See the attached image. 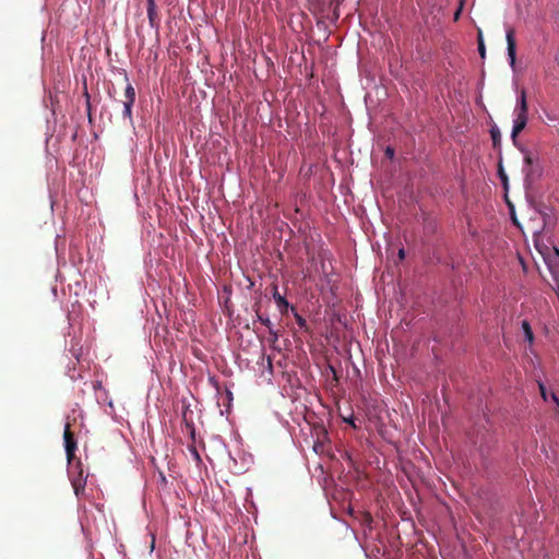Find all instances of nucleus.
Wrapping results in <instances>:
<instances>
[{
	"label": "nucleus",
	"mask_w": 559,
	"mask_h": 559,
	"mask_svg": "<svg viewBox=\"0 0 559 559\" xmlns=\"http://www.w3.org/2000/svg\"><path fill=\"white\" fill-rule=\"evenodd\" d=\"M254 307L258 320L267 328L269 333L273 335L274 341H276L278 338V334L273 330V324L270 321L269 317H264L263 314L260 313V306L258 304H255Z\"/></svg>",
	"instance_id": "6e6552de"
},
{
	"label": "nucleus",
	"mask_w": 559,
	"mask_h": 559,
	"mask_svg": "<svg viewBox=\"0 0 559 559\" xmlns=\"http://www.w3.org/2000/svg\"><path fill=\"white\" fill-rule=\"evenodd\" d=\"M460 14H461V9H459V10L455 12L454 19H455V20H457V19H459V16H460Z\"/></svg>",
	"instance_id": "aec40b11"
},
{
	"label": "nucleus",
	"mask_w": 559,
	"mask_h": 559,
	"mask_svg": "<svg viewBox=\"0 0 559 559\" xmlns=\"http://www.w3.org/2000/svg\"><path fill=\"white\" fill-rule=\"evenodd\" d=\"M63 440L68 461H71L76 451V441L73 432L70 429V424H67L64 427Z\"/></svg>",
	"instance_id": "7ed1b4c3"
},
{
	"label": "nucleus",
	"mask_w": 559,
	"mask_h": 559,
	"mask_svg": "<svg viewBox=\"0 0 559 559\" xmlns=\"http://www.w3.org/2000/svg\"><path fill=\"white\" fill-rule=\"evenodd\" d=\"M72 486L74 488L75 495L78 496L80 490L84 489L85 484L84 483L82 484L80 479H75L72 481Z\"/></svg>",
	"instance_id": "9b49d317"
},
{
	"label": "nucleus",
	"mask_w": 559,
	"mask_h": 559,
	"mask_svg": "<svg viewBox=\"0 0 559 559\" xmlns=\"http://www.w3.org/2000/svg\"><path fill=\"white\" fill-rule=\"evenodd\" d=\"M514 120L511 136L513 140L525 129L528 120V105L526 100V91L523 88L516 100L514 108Z\"/></svg>",
	"instance_id": "f257e3e1"
},
{
	"label": "nucleus",
	"mask_w": 559,
	"mask_h": 559,
	"mask_svg": "<svg viewBox=\"0 0 559 559\" xmlns=\"http://www.w3.org/2000/svg\"><path fill=\"white\" fill-rule=\"evenodd\" d=\"M346 423L350 424L354 428H356V425L354 423V419L353 418H349V419H345Z\"/></svg>",
	"instance_id": "a211bd4d"
},
{
	"label": "nucleus",
	"mask_w": 559,
	"mask_h": 559,
	"mask_svg": "<svg viewBox=\"0 0 559 559\" xmlns=\"http://www.w3.org/2000/svg\"><path fill=\"white\" fill-rule=\"evenodd\" d=\"M294 312H295V318H296V321H297L298 325H299L300 328L306 326V319H305V318H302L300 314H298V313L296 312V310H295Z\"/></svg>",
	"instance_id": "ddd939ff"
},
{
	"label": "nucleus",
	"mask_w": 559,
	"mask_h": 559,
	"mask_svg": "<svg viewBox=\"0 0 559 559\" xmlns=\"http://www.w3.org/2000/svg\"><path fill=\"white\" fill-rule=\"evenodd\" d=\"M478 52H479L480 58L485 59V57H486V48H485V44H484V39H483L481 33H479V35H478Z\"/></svg>",
	"instance_id": "9d476101"
},
{
	"label": "nucleus",
	"mask_w": 559,
	"mask_h": 559,
	"mask_svg": "<svg viewBox=\"0 0 559 559\" xmlns=\"http://www.w3.org/2000/svg\"><path fill=\"white\" fill-rule=\"evenodd\" d=\"M501 179L506 183L507 182V176L500 170Z\"/></svg>",
	"instance_id": "6ab92c4d"
},
{
	"label": "nucleus",
	"mask_w": 559,
	"mask_h": 559,
	"mask_svg": "<svg viewBox=\"0 0 559 559\" xmlns=\"http://www.w3.org/2000/svg\"><path fill=\"white\" fill-rule=\"evenodd\" d=\"M147 17L152 27H158L159 19L156 10L155 0H147Z\"/></svg>",
	"instance_id": "423d86ee"
},
{
	"label": "nucleus",
	"mask_w": 559,
	"mask_h": 559,
	"mask_svg": "<svg viewBox=\"0 0 559 559\" xmlns=\"http://www.w3.org/2000/svg\"><path fill=\"white\" fill-rule=\"evenodd\" d=\"M539 390H540V394L543 396L544 400L547 399L546 396V389H545V385L543 383H539Z\"/></svg>",
	"instance_id": "2eb2a0df"
},
{
	"label": "nucleus",
	"mask_w": 559,
	"mask_h": 559,
	"mask_svg": "<svg viewBox=\"0 0 559 559\" xmlns=\"http://www.w3.org/2000/svg\"><path fill=\"white\" fill-rule=\"evenodd\" d=\"M191 452H192V454H193L194 459H195L198 462H201V456H200L199 452L197 451V449H195L194 447L191 449Z\"/></svg>",
	"instance_id": "4468645a"
},
{
	"label": "nucleus",
	"mask_w": 559,
	"mask_h": 559,
	"mask_svg": "<svg viewBox=\"0 0 559 559\" xmlns=\"http://www.w3.org/2000/svg\"><path fill=\"white\" fill-rule=\"evenodd\" d=\"M515 32L512 27H509L506 32V39H507V50H508V57L510 60V66L514 68L515 60H516V43H515Z\"/></svg>",
	"instance_id": "20e7f679"
},
{
	"label": "nucleus",
	"mask_w": 559,
	"mask_h": 559,
	"mask_svg": "<svg viewBox=\"0 0 559 559\" xmlns=\"http://www.w3.org/2000/svg\"><path fill=\"white\" fill-rule=\"evenodd\" d=\"M272 297L282 314H287L289 308L295 311V308L290 306L287 299L280 294L276 283L272 284Z\"/></svg>",
	"instance_id": "39448f33"
},
{
	"label": "nucleus",
	"mask_w": 559,
	"mask_h": 559,
	"mask_svg": "<svg viewBox=\"0 0 559 559\" xmlns=\"http://www.w3.org/2000/svg\"><path fill=\"white\" fill-rule=\"evenodd\" d=\"M135 100V91L130 82L127 83L124 90V100H123V117L129 120L132 119V106Z\"/></svg>",
	"instance_id": "f03ea898"
},
{
	"label": "nucleus",
	"mask_w": 559,
	"mask_h": 559,
	"mask_svg": "<svg viewBox=\"0 0 559 559\" xmlns=\"http://www.w3.org/2000/svg\"><path fill=\"white\" fill-rule=\"evenodd\" d=\"M522 329L524 331V334H525V338L532 343L533 340H534V334H533V331L531 329V325L527 321H523L522 322Z\"/></svg>",
	"instance_id": "1a4fd4ad"
},
{
	"label": "nucleus",
	"mask_w": 559,
	"mask_h": 559,
	"mask_svg": "<svg viewBox=\"0 0 559 559\" xmlns=\"http://www.w3.org/2000/svg\"><path fill=\"white\" fill-rule=\"evenodd\" d=\"M385 153H386V155H388L389 157H392V156H393V154H394V151H393V148L388 147V148H386V151H385Z\"/></svg>",
	"instance_id": "dca6fc26"
},
{
	"label": "nucleus",
	"mask_w": 559,
	"mask_h": 559,
	"mask_svg": "<svg viewBox=\"0 0 559 559\" xmlns=\"http://www.w3.org/2000/svg\"><path fill=\"white\" fill-rule=\"evenodd\" d=\"M524 163L525 167L523 168V171L526 176V180H534L535 177L538 176V173L533 168V157L530 153L525 154Z\"/></svg>",
	"instance_id": "0eeeda50"
},
{
	"label": "nucleus",
	"mask_w": 559,
	"mask_h": 559,
	"mask_svg": "<svg viewBox=\"0 0 559 559\" xmlns=\"http://www.w3.org/2000/svg\"><path fill=\"white\" fill-rule=\"evenodd\" d=\"M399 258H400V260H403V259L405 258V251H404V249H400V250H399Z\"/></svg>",
	"instance_id": "f3484780"
},
{
	"label": "nucleus",
	"mask_w": 559,
	"mask_h": 559,
	"mask_svg": "<svg viewBox=\"0 0 559 559\" xmlns=\"http://www.w3.org/2000/svg\"><path fill=\"white\" fill-rule=\"evenodd\" d=\"M491 138H492L493 145H497V143L500 140V132H499V130L492 129L491 130Z\"/></svg>",
	"instance_id": "f8f14e48"
},
{
	"label": "nucleus",
	"mask_w": 559,
	"mask_h": 559,
	"mask_svg": "<svg viewBox=\"0 0 559 559\" xmlns=\"http://www.w3.org/2000/svg\"><path fill=\"white\" fill-rule=\"evenodd\" d=\"M557 254L559 255V250H556Z\"/></svg>",
	"instance_id": "412c9836"
}]
</instances>
